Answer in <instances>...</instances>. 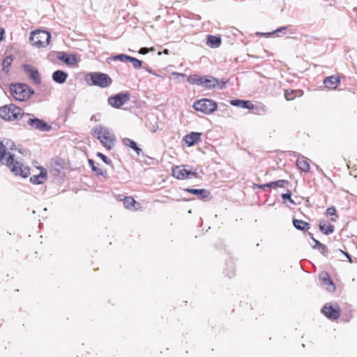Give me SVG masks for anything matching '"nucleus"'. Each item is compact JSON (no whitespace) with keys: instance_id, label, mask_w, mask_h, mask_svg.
I'll return each mask as SVG.
<instances>
[{"instance_id":"1","label":"nucleus","mask_w":357,"mask_h":357,"mask_svg":"<svg viewBox=\"0 0 357 357\" xmlns=\"http://www.w3.org/2000/svg\"><path fill=\"white\" fill-rule=\"evenodd\" d=\"M14 146V142L10 139L0 141V162L5 164L16 175L26 178L29 175V168L15 160L14 155L10 151Z\"/></svg>"},{"instance_id":"2","label":"nucleus","mask_w":357,"mask_h":357,"mask_svg":"<svg viewBox=\"0 0 357 357\" xmlns=\"http://www.w3.org/2000/svg\"><path fill=\"white\" fill-rule=\"evenodd\" d=\"M91 133L108 150L114 146L116 137L109 129L101 125H97L92 129Z\"/></svg>"},{"instance_id":"3","label":"nucleus","mask_w":357,"mask_h":357,"mask_svg":"<svg viewBox=\"0 0 357 357\" xmlns=\"http://www.w3.org/2000/svg\"><path fill=\"white\" fill-rule=\"evenodd\" d=\"M188 82L192 84L201 86L207 89H211L215 87L222 89L225 85L223 81L219 82L213 77H201L197 75L189 76L188 77Z\"/></svg>"},{"instance_id":"4","label":"nucleus","mask_w":357,"mask_h":357,"mask_svg":"<svg viewBox=\"0 0 357 357\" xmlns=\"http://www.w3.org/2000/svg\"><path fill=\"white\" fill-rule=\"evenodd\" d=\"M51 39V34L46 31L36 30L31 33L29 40L31 45L37 48L47 47Z\"/></svg>"},{"instance_id":"5","label":"nucleus","mask_w":357,"mask_h":357,"mask_svg":"<svg viewBox=\"0 0 357 357\" xmlns=\"http://www.w3.org/2000/svg\"><path fill=\"white\" fill-rule=\"evenodd\" d=\"M86 81L90 85L97 86L101 88L108 87L112 84L111 77L103 73H90L86 76Z\"/></svg>"},{"instance_id":"6","label":"nucleus","mask_w":357,"mask_h":357,"mask_svg":"<svg viewBox=\"0 0 357 357\" xmlns=\"http://www.w3.org/2000/svg\"><path fill=\"white\" fill-rule=\"evenodd\" d=\"M10 93L15 100L24 101L33 93V91L26 84H15L10 86Z\"/></svg>"},{"instance_id":"7","label":"nucleus","mask_w":357,"mask_h":357,"mask_svg":"<svg viewBox=\"0 0 357 357\" xmlns=\"http://www.w3.org/2000/svg\"><path fill=\"white\" fill-rule=\"evenodd\" d=\"M24 115L22 114V109L13 104L0 107V117L5 120H17L19 117H24Z\"/></svg>"},{"instance_id":"8","label":"nucleus","mask_w":357,"mask_h":357,"mask_svg":"<svg viewBox=\"0 0 357 357\" xmlns=\"http://www.w3.org/2000/svg\"><path fill=\"white\" fill-rule=\"evenodd\" d=\"M195 110L199 111L205 114H210L217 109V103L211 100L204 98L197 100L193 104Z\"/></svg>"},{"instance_id":"9","label":"nucleus","mask_w":357,"mask_h":357,"mask_svg":"<svg viewBox=\"0 0 357 357\" xmlns=\"http://www.w3.org/2000/svg\"><path fill=\"white\" fill-rule=\"evenodd\" d=\"M130 99V95L128 93H119L114 96H111L108 98V104L115 108H120Z\"/></svg>"},{"instance_id":"10","label":"nucleus","mask_w":357,"mask_h":357,"mask_svg":"<svg viewBox=\"0 0 357 357\" xmlns=\"http://www.w3.org/2000/svg\"><path fill=\"white\" fill-rule=\"evenodd\" d=\"M24 117L27 118V124L35 129L39 130L40 131H48L51 128V127L43 120L31 118L29 114L24 115Z\"/></svg>"},{"instance_id":"11","label":"nucleus","mask_w":357,"mask_h":357,"mask_svg":"<svg viewBox=\"0 0 357 357\" xmlns=\"http://www.w3.org/2000/svg\"><path fill=\"white\" fill-rule=\"evenodd\" d=\"M172 176L177 179L184 180L190 178L191 176L197 178V173L195 172L188 171L182 166H177L172 169Z\"/></svg>"},{"instance_id":"12","label":"nucleus","mask_w":357,"mask_h":357,"mask_svg":"<svg viewBox=\"0 0 357 357\" xmlns=\"http://www.w3.org/2000/svg\"><path fill=\"white\" fill-rule=\"evenodd\" d=\"M324 315L332 320H335L340 317V307L337 304H326L322 310Z\"/></svg>"},{"instance_id":"13","label":"nucleus","mask_w":357,"mask_h":357,"mask_svg":"<svg viewBox=\"0 0 357 357\" xmlns=\"http://www.w3.org/2000/svg\"><path fill=\"white\" fill-rule=\"evenodd\" d=\"M319 280L321 282V285L328 291L332 292L335 290V285L327 273L323 272L320 273Z\"/></svg>"},{"instance_id":"14","label":"nucleus","mask_w":357,"mask_h":357,"mask_svg":"<svg viewBox=\"0 0 357 357\" xmlns=\"http://www.w3.org/2000/svg\"><path fill=\"white\" fill-rule=\"evenodd\" d=\"M24 69L29 77L33 79L35 83L38 84L40 82V77L37 69L30 65H24Z\"/></svg>"},{"instance_id":"15","label":"nucleus","mask_w":357,"mask_h":357,"mask_svg":"<svg viewBox=\"0 0 357 357\" xmlns=\"http://www.w3.org/2000/svg\"><path fill=\"white\" fill-rule=\"evenodd\" d=\"M201 132H192L183 137V141L188 146H192L201 140Z\"/></svg>"},{"instance_id":"16","label":"nucleus","mask_w":357,"mask_h":357,"mask_svg":"<svg viewBox=\"0 0 357 357\" xmlns=\"http://www.w3.org/2000/svg\"><path fill=\"white\" fill-rule=\"evenodd\" d=\"M340 83V79L335 76H330L324 79V84L329 89H335Z\"/></svg>"},{"instance_id":"17","label":"nucleus","mask_w":357,"mask_h":357,"mask_svg":"<svg viewBox=\"0 0 357 357\" xmlns=\"http://www.w3.org/2000/svg\"><path fill=\"white\" fill-rule=\"evenodd\" d=\"M68 76L66 72L58 70L53 73L52 79L58 84H63L66 81Z\"/></svg>"},{"instance_id":"18","label":"nucleus","mask_w":357,"mask_h":357,"mask_svg":"<svg viewBox=\"0 0 357 357\" xmlns=\"http://www.w3.org/2000/svg\"><path fill=\"white\" fill-rule=\"evenodd\" d=\"M221 38L218 36L208 35L207 36L206 44L211 48H217L221 45Z\"/></svg>"},{"instance_id":"19","label":"nucleus","mask_w":357,"mask_h":357,"mask_svg":"<svg viewBox=\"0 0 357 357\" xmlns=\"http://www.w3.org/2000/svg\"><path fill=\"white\" fill-rule=\"evenodd\" d=\"M184 190L195 195H197L203 199L208 198L210 195V192L207 191L206 189L186 188Z\"/></svg>"},{"instance_id":"20","label":"nucleus","mask_w":357,"mask_h":357,"mask_svg":"<svg viewBox=\"0 0 357 357\" xmlns=\"http://www.w3.org/2000/svg\"><path fill=\"white\" fill-rule=\"evenodd\" d=\"M59 59L64 63H66V64L70 66L75 65L77 61L75 55L73 54L69 56L64 52L59 53Z\"/></svg>"},{"instance_id":"21","label":"nucleus","mask_w":357,"mask_h":357,"mask_svg":"<svg viewBox=\"0 0 357 357\" xmlns=\"http://www.w3.org/2000/svg\"><path fill=\"white\" fill-rule=\"evenodd\" d=\"M296 166L301 171L307 172L310 170L309 160L303 156L298 158L296 160Z\"/></svg>"},{"instance_id":"22","label":"nucleus","mask_w":357,"mask_h":357,"mask_svg":"<svg viewBox=\"0 0 357 357\" xmlns=\"http://www.w3.org/2000/svg\"><path fill=\"white\" fill-rule=\"evenodd\" d=\"M231 105L240 107L244 109H252L254 105L248 100H231L230 102Z\"/></svg>"},{"instance_id":"23","label":"nucleus","mask_w":357,"mask_h":357,"mask_svg":"<svg viewBox=\"0 0 357 357\" xmlns=\"http://www.w3.org/2000/svg\"><path fill=\"white\" fill-rule=\"evenodd\" d=\"M319 228L326 235L332 234L334 231V226L333 225H326L324 221H320L319 224Z\"/></svg>"},{"instance_id":"24","label":"nucleus","mask_w":357,"mask_h":357,"mask_svg":"<svg viewBox=\"0 0 357 357\" xmlns=\"http://www.w3.org/2000/svg\"><path fill=\"white\" fill-rule=\"evenodd\" d=\"M123 144L125 146H129L131 149H132L138 155H139L140 153L142 152V150L137 146L136 142L129 138H124L123 139Z\"/></svg>"},{"instance_id":"25","label":"nucleus","mask_w":357,"mask_h":357,"mask_svg":"<svg viewBox=\"0 0 357 357\" xmlns=\"http://www.w3.org/2000/svg\"><path fill=\"white\" fill-rule=\"evenodd\" d=\"M289 184V182L287 180H278L275 181H272L268 183H266V185L267 188H284L286 185H288Z\"/></svg>"},{"instance_id":"26","label":"nucleus","mask_w":357,"mask_h":357,"mask_svg":"<svg viewBox=\"0 0 357 357\" xmlns=\"http://www.w3.org/2000/svg\"><path fill=\"white\" fill-rule=\"evenodd\" d=\"M30 181L33 184H42L46 181V173L41 172L39 174L31 176Z\"/></svg>"},{"instance_id":"27","label":"nucleus","mask_w":357,"mask_h":357,"mask_svg":"<svg viewBox=\"0 0 357 357\" xmlns=\"http://www.w3.org/2000/svg\"><path fill=\"white\" fill-rule=\"evenodd\" d=\"M293 225L297 229L301 231H305L310 229V225L301 220L294 219Z\"/></svg>"},{"instance_id":"28","label":"nucleus","mask_w":357,"mask_h":357,"mask_svg":"<svg viewBox=\"0 0 357 357\" xmlns=\"http://www.w3.org/2000/svg\"><path fill=\"white\" fill-rule=\"evenodd\" d=\"M13 59L11 56H6L2 61L3 70L6 73L9 71V68L13 63Z\"/></svg>"},{"instance_id":"29","label":"nucleus","mask_w":357,"mask_h":357,"mask_svg":"<svg viewBox=\"0 0 357 357\" xmlns=\"http://www.w3.org/2000/svg\"><path fill=\"white\" fill-rule=\"evenodd\" d=\"M326 215L331 216V220L333 222H335L338 218V215L336 214V210L334 206H331L327 208Z\"/></svg>"},{"instance_id":"30","label":"nucleus","mask_w":357,"mask_h":357,"mask_svg":"<svg viewBox=\"0 0 357 357\" xmlns=\"http://www.w3.org/2000/svg\"><path fill=\"white\" fill-rule=\"evenodd\" d=\"M88 162H89L90 167H91V169L93 172H96V174L98 175H101V176H105L106 172L102 171L101 169L96 167L95 166V162L93 160L89 159Z\"/></svg>"},{"instance_id":"31","label":"nucleus","mask_w":357,"mask_h":357,"mask_svg":"<svg viewBox=\"0 0 357 357\" xmlns=\"http://www.w3.org/2000/svg\"><path fill=\"white\" fill-rule=\"evenodd\" d=\"M135 203V200L132 197H126L123 198V204L127 208H130Z\"/></svg>"},{"instance_id":"32","label":"nucleus","mask_w":357,"mask_h":357,"mask_svg":"<svg viewBox=\"0 0 357 357\" xmlns=\"http://www.w3.org/2000/svg\"><path fill=\"white\" fill-rule=\"evenodd\" d=\"M287 29H289V26H282L271 33H257V34L260 35V36L271 35L274 33H282L283 34H286Z\"/></svg>"},{"instance_id":"33","label":"nucleus","mask_w":357,"mask_h":357,"mask_svg":"<svg viewBox=\"0 0 357 357\" xmlns=\"http://www.w3.org/2000/svg\"><path fill=\"white\" fill-rule=\"evenodd\" d=\"M130 56H128L123 54H120L112 56V59L114 61L119 60L122 62H128L130 61Z\"/></svg>"},{"instance_id":"34","label":"nucleus","mask_w":357,"mask_h":357,"mask_svg":"<svg viewBox=\"0 0 357 357\" xmlns=\"http://www.w3.org/2000/svg\"><path fill=\"white\" fill-rule=\"evenodd\" d=\"M147 127L152 132H155L158 129V119H154L153 122H149Z\"/></svg>"},{"instance_id":"35","label":"nucleus","mask_w":357,"mask_h":357,"mask_svg":"<svg viewBox=\"0 0 357 357\" xmlns=\"http://www.w3.org/2000/svg\"><path fill=\"white\" fill-rule=\"evenodd\" d=\"M129 61L132 63L133 67L136 69H139L142 66V61L135 57L130 56Z\"/></svg>"},{"instance_id":"36","label":"nucleus","mask_w":357,"mask_h":357,"mask_svg":"<svg viewBox=\"0 0 357 357\" xmlns=\"http://www.w3.org/2000/svg\"><path fill=\"white\" fill-rule=\"evenodd\" d=\"M282 198L285 202L287 200H289L291 204H295L294 200L291 197V192L289 190L287 191V193L282 195Z\"/></svg>"},{"instance_id":"37","label":"nucleus","mask_w":357,"mask_h":357,"mask_svg":"<svg viewBox=\"0 0 357 357\" xmlns=\"http://www.w3.org/2000/svg\"><path fill=\"white\" fill-rule=\"evenodd\" d=\"M97 156L100 158L102 160V161L107 165H109L112 162L111 160H109L106 155L101 153H98Z\"/></svg>"},{"instance_id":"38","label":"nucleus","mask_w":357,"mask_h":357,"mask_svg":"<svg viewBox=\"0 0 357 357\" xmlns=\"http://www.w3.org/2000/svg\"><path fill=\"white\" fill-rule=\"evenodd\" d=\"M312 241L314 242L315 245L313 246L314 249L319 248L320 249L324 244L321 243L319 241L315 239L313 236H312Z\"/></svg>"},{"instance_id":"39","label":"nucleus","mask_w":357,"mask_h":357,"mask_svg":"<svg viewBox=\"0 0 357 357\" xmlns=\"http://www.w3.org/2000/svg\"><path fill=\"white\" fill-rule=\"evenodd\" d=\"M149 51H153V48L148 49L147 47H142V48L139 50V54H147Z\"/></svg>"},{"instance_id":"40","label":"nucleus","mask_w":357,"mask_h":357,"mask_svg":"<svg viewBox=\"0 0 357 357\" xmlns=\"http://www.w3.org/2000/svg\"><path fill=\"white\" fill-rule=\"evenodd\" d=\"M172 76L174 77L175 78H178L179 77H184L185 76V75L183 73L173 72L172 73Z\"/></svg>"},{"instance_id":"41","label":"nucleus","mask_w":357,"mask_h":357,"mask_svg":"<svg viewBox=\"0 0 357 357\" xmlns=\"http://www.w3.org/2000/svg\"><path fill=\"white\" fill-rule=\"evenodd\" d=\"M144 68L147 71L149 72V73L155 75V76H157V77H160V75L155 73V72H153L151 68H149V67H144Z\"/></svg>"},{"instance_id":"42","label":"nucleus","mask_w":357,"mask_h":357,"mask_svg":"<svg viewBox=\"0 0 357 357\" xmlns=\"http://www.w3.org/2000/svg\"><path fill=\"white\" fill-rule=\"evenodd\" d=\"M320 250L324 255H326V253L328 252V248L325 245H323Z\"/></svg>"},{"instance_id":"43","label":"nucleus","mask_w":357,"mask_h":357,"mask_svg":"<svg viewBox=\"0 0 357 357\" xmlns=\"http://www.w3.org/2000/svg\"><path fill=\"white\" fill-rule=\"evenodd\" d=\"M254 188H259V189H265L267 187H266V184H261V185L254 184Z\"/></svg>"},{"instance_id":"44","label":"nucleus","mask_w":357,"mask_h":357,"mask_svg":"<svg viewBox=\"0 0 357 357\" xmlns=\"http://www.w3.org/2000/svg\"><path fill=\"white\" fill-rule=\"evenodd\" d=\"M340 251H341L342 253H343L347 257V258L348 259L350 263H352V259L351 258V256L349 255V253L345 252H344V251H342L341 250H340Z\"/></svg>"},{"instance_id":"45","label":"nucleus","mask_w":357,"mask_h":357,"mask_svg":"<svg viewBox=\"0 0 357 357\" xmlns=\"http://www.w3.org/2000/svg\"><path fill=\"white\" fill-rule=\"evenodd\" d=\"M284 96H285V98H286L287 100H292V99L294 98V97H292V96H291V94H289V93H288V91H286V93H285Z\"/></svg>"},{"instance_id":"46","label":"nucleus","mask_w":357,"mask_h":357,"mask_svg":"<svg viewBox=\"0 0 357 357\" xmlns=\"http://www.w3.org/2000/svg\"><path fill=\"white\" fill-rule=\"evenodd\" d=\"M124 197H124L123 195H119L116 197V198H117V199H118L119 201H122L123 202V198H124Z\"/></svg>"},{"instance_id":"47","label":"nucleus","mask_w":357,"mask_h":357,"mask_svg":"<svg viewBox=\"0 0 357 357\" xmlns=\"http://www.w3.org/2000/svg\"><path fill=\"white\" fill-rule=\"evenodd\" d=\"M3 33V30L0 29V40H1V38H2Z\"/></svg>"},{"instance_id":"48","label":"nucleus","mask_w":357,"mask_h":357,"mask_svg":"<svg viewBox=\"0 0 357 357\" xmlns=\"http://www.w3.org/2000/svg\"><path fill=\"white\" fill-rule=\"evenodd\" d=\"M164 52H165V54H167V53H168V50H164Z\"/></svg>"},{"instance_id":"49","label":"nucleus","mask_w":357,"mask_h":357,"mask_svg":"<svg viewBox=\"0 0 357 357\" xmlns=\"http://www.w3.org/2000/svg\"><path fill=\"white\" fill-rule=\"evenodd\" d=\"M308 234H309L310 237H311V238H312V236H313V235L311 233H309Z\"/></svg>"},{"instance_id":"50","label":"nucleus","mask_w":357,"mask_h":357,"mask_svg":"<svg viewBox=\"0 0 357 357\" xmlns=\"http://www.w3.org/2000/svg\"><path fill=\"white\" fill-rule=\"evenodd\" d=\"M91 120H95L94 116H92V117H91Z\"/></svg>"},{"instance_id":"51","label":"nucleus","mask_w":357,"mask_h":357,"mask_svg":"<svg viewBox=\"0 0 357 357\" xmlns=\"http://www.w3.org/2000/svg\"><path fill=\"white\" fill-rule=\"evenodd\" d=\"M91 120H95L94 116H92V117H91Z\"/></svg>"}]
</instances>
